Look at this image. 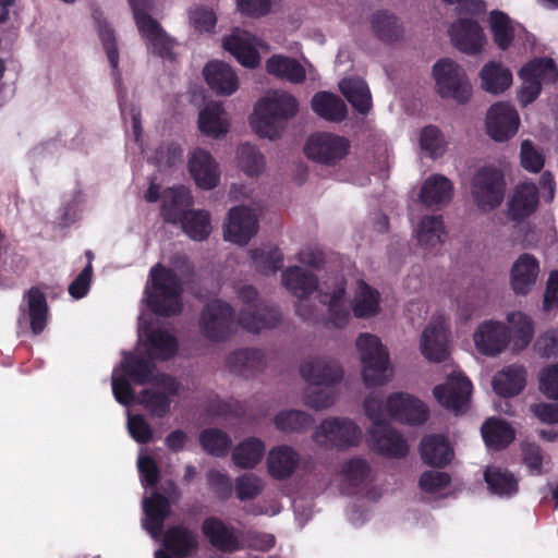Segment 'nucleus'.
<instances>
[{
  "instance_id": "473e14b6",
  "label": "nucleus",
  "mask_w": 558,
  "mask_h": 558,
  "mask_svg": "<svg viewBox=\"0 0 558 558\" xmlns=\"http://www.w3.org/2000/svg\"><path fill=\"white\" fill-rule=\"evenodd\" d=\"M208 87L219 96H231L239 89V77L227 63L218 60L208 62L203 69Z\"/></svg>"
},
{
  "instance_id": "a18cd8bd",
  "label": "nucleus",
  "mask_w": 558,
  "mask_h": 558,
  "mask_svg": "<svg viewBox=\"0 0 558 558\" xmlns=\"http://www.w3.org/2000/svg\"><path fill=\"white\" fill-rule=\"evenodd\" d=\"M163 544L168 550L179 558L191 555L198 545L196 536L183 526L169 529L165 534Z\"/></svg>"
},
{
  "instance_id": "13d9d810",
  "label": "nucleus",
  "mask_w": 558,
  "mask_h": 558,
  "mask_svg": "<svg viewBox=\"0 0 558 558\" xmlns=\"http://www.w3.org/2000/svg\"><path fill=\"white\" fill-rule=\"evenodd\" d=\"M264 487V480L255 473H243L234 481V494L240 501L255 499Z\"/></svg>"
},
{
  "instance_id": "603ef678",
  "label": "nucleus",
  "mask_w": 558,
  "mask_h": 558,
  "mask_svg": "<svg viewBox=\"0 0 558 558\" xmlns=\"http://www.w3.org/2000/svg\"><path fill=\"white\" fill-rule=\"evenodd\" d=\"M489 28L496 45L500 49H507L514 36L522 31L521 26H515L508 15L501 11L490 12Z\"/></svg>"
},
{
  "instance_id": "de8ad7c7",
  "label": "nucleus",
  "mask_w": 558,
  "mask_h": 558,
  "mask_svg": "<svg viewBox=\"0 0 558 558\" xmlns=\"http://www.w3.org/2000/svg\"><path fill=\"white\" fill-rule=\"evenodd\" d=\"M484 478L489 492L499 497L509 498L518 492L517 478L499 466H488L484 473Z\"/></svg>"
},
{
  "instance_id": "c03bdc74",
  "label": "nucleus",
  "mask_w": 558,
  "mask_h": 558,
  "mask_svg": "<svg viewBox=\"0 0 558 558\" xmlns=\"http://www.w3.org/2000/svg\"><path fill=\"white\" fill-rule=\"evenodd\" d=\"M421 453L424 462L430 465L442 466L451 461L453 450L444 436H426L421 444Z\"/></svg>"
},
{
  "instance_id": "338daca9",
  "label": "nucleus",
  "mask_w": 558,
  "mask_h": 558,
  "mask_svg": "<svg viewBox=\"0 0 558 558\" xmlns=\"http://www.w3.org/2000/svg\"><path fill=\"white\" fill-rule=\"evenodd\" d=\"M236 11L244 16L259 19L268 15L272 9L271 0H235Z\"/></svg>"
},
{
  "instance_id": "680f3d73",
  "label": "nucleus",
  "mask_w": 558,
  "mask_h": 558,
  "mask_svg": "<svg viewBox=\"0 0 558 558\" xmlns=\"http://www.w3.org/2000/svg\"><path fill=\"white\" fill-rule=\"evenodd\" d=\"M343 480L351 486H359L371 475L368 462L361 458L347 461L341 469Z\"/></svg>"
},
{
  "instance_id": "69168bd1",
  "label": "nucleus",
  "mask_w": 558,
  "mask_h": 558,
  "mask_svg": "<svg viewBox=\"0 0 558 558\" xmlns=\"http://www.w3.org/2000/svg\"><path fill=\"white\" fill-rule=\"evenodd\" d=\"M303 403L316 411L326 410L330 408L336 401V395L323 387L320 389L308 388L302 395Z\"/></svg>"
},
{
  "instance_id": "37998d69",
  "label": "nucleus",
  "mask_w": 558,
  "mask_h": 558,
  "mask_svg": "<svg viewBox=\"0 0 558 558\" xmlns=\"http://www.w3.org/2000/svg\"><path fill=\"white\" fill-rule=\"evenodd\" d=\"M203 533L216 548L232 553L239 549V539L231 526L217 518H209L203 523Z\"/></svg>"
},
{
  "instance_id": "b1692460",
  "label": "nucleus",
  "mask_w": 558,
  "mask_h": 558,
  "mask_svg": "<svg viewBox=\"0 0 558 558\" xmlns=\"http://www.w3.org/2000/svg\"><path fill=\"white\" fill-rule=\"evenodd\" d=\"M19 311L17 326L21 331L26 330L29 325L33 335L43 332L47 325L48 306L39 289L32 288L24 294Z\"/></svg>"
},
{
  "instance_id": "2f4dec72",
  "label": "nucleus",
  "mask_w": 558,
  "mask_h": 558,
  "mask_svg": "<svg viewBox=\"0 0 558 558\" xmlns=\"http://www.w3.org/2000/svg\"><path fill=\"white\" fill-rule=\"evenodd\" d=\"M541 272L538 259L529 253L521 254L510 268V287L517 295H527L536 287Z\"/></svg>"
},
{
  "instance_id": "c85d7f7f",
  "label": "nucleus",
  "mask_w": 558,
  "mask_h": 558,
  "mask_svg": "<svg viewBox=\"0 0 558 558\" xmlns=\"http://www.w3.org/2000/svg\"><path fill=\"white\" fill-rule=\"evenodd\" d=\"M369 447L389 458H402L408 452L407 440L396 429L381 421L368 429Z\"/></svg>"
},
{
  "instance_id": "4be33fe9",
  "label": "nucleus",
  "mask_w": 558,
  "mask_h": 558,
  "mask_svg": "<svg viewBox=\"0 0 558 558\" xmlns=\"http://www.w3.org/2000/svg\"><path fill=\"white\" fill-rule=\"evenodd\" d=\"M187 171L202 190H214L220 183V167L214 156L205 148L195 147L187 154Z\"/></svg>"
},
{
  "instance_id": "72a5a7b5",
  "label": "nucleus",
  "mask_w": 558,
  "mask_h": 558,
  "mask_svg": "<svg viewBox=\"0 0 558 558\" xmlns=\"http://www.w3.org/2000/svg\"><path fill=\"white\" fill-rule=\"evenodd\" d=\"M267 365L264 351L255 348L239 349L230 353L226 360L229 372L243 378H251L262 373Z\"/></svg>"
},
{
  "instance_id": "f03ea898",
  "label": "nucleus",
  "mask_w": 558,
  "mask_h": 558,
  "mask_svg": "<svg viewBox=\"0 0 558 558\" xmlns=\"http://www.w3.org/2000/svg\"><path fill=\"white\" fill-rule=\"evenodd\" d=\"M239 298L245 303L236 317L232 307L220 300L208 303L199 317V331L210 342L228 340L241 326L250 332H259L275 327L280 320L279 312L257 300V292L252 287L239 290Z\"/></svg>"
},
{
  "instance_id": "412c9836",
  "label": "nucleus",
  "mask_w": 558,
  "mask_h": 558,
  "mask_svg": "<svg viewBox=\"0 0 558 558\" xmlns=\"http://www.w3.org/2000/svg\"><path fill=\"white\" fill-rule=\"evenodd\" d=\"M485 125L492 140L506 142L518 133L520 117L512 105L498 101L487 110Z\"/></svg>"
},
{
  "instance_id": "aec40b11",
  "label": "nucleus",
  "mask_w": 558,
  "mask_h": 558,
  "mask_svg": "<svg viewBox=\"0 0 558 558\" xmlns=\"http://www.w3.org/2000/svg\"><path fill=\"white\" fill-rule=\"evenodd\" d=\"M437 402L459 414L468 410L472 395V383L460 372H452L445 384L433 390Z\"/></svg>"
},
{
  "instance_id": "20e7f679",
  "label": "nucleus",
  "mask_w": 558,
  "mask_h": 558,
  "mask_svg": "<svg viewBox=\"0 0 558 558\" xmlns=\"http://www.w3.org/2000/svg\"><path fill=\"white\" fill-rule=\"evenodd\" d=\"M298 112L299 102L292 94L283 89H270L255 104L250 124L256 135L274 141L283 134L287 122Z\"/></svg>"
},
{
  "instance_id": "bb28decb",
  "label": "nucleus",
  "mask_w": 558,
  "mask_h": 558,
  "mask_svg": "<svg viewBox=\"0 0 558 558\" xmlns=\"http://www.w3.org/2000/svg\"><path fill=\"white\" fill-rule=\"evenodd\" d=\"M452 45L461 52L480 54L487 43L482 27L471 19L460 17L449 28Z\"/></svg>"
},
{
  "instance_id": "09e8293b",
  "label": "nucleus",
  "mask_w": 558,
  "mask_h": 558,
  "mask_svg": "<svg viewBox=\"0 0 558 558\" xmlns=\"http://www.w3.org/2000/svg\"><path fill=\"white\" fill-rule=\"evenodd\" d=\"M252 265L262 275L275 274L282 265L283 254L272 244H263L250 251Z\"/></svg>"
},
{
  "instance_id": "cd10ccee",
  "label": "nucleus",
  "mask_w": 558,
  "mask_h": 558,
  "mask_svg": "<svg viewBox=\"0 0 558 558\" xmlns=\"http://www.w3.org/2000/svg\"><path fill=\"white\" fill-rule=\"evenodd\" d=\"M230 129L231 119L221 102L216 100L208 101L198 111L197 130L203 136L222 140L229 134Z\"/></svg>"
},
{
  "instance_id": "393cba45",
  "label": "nucleus",
  "mask_w": 558,
  "mask_h": 558,
  "mask_svg": "<svg viewBox=\"0 0 558 558\" xmlns=\"http://www.w3.org/2000/svg\"><path fill=\"white\" fill-rule=\"evenodd\" d=\"M473 342L478 353L488 357H496L509 350L505 324L497 319L480 323L473 332Z\"/></svg>"
},
{
  "instance_id": "7ed1b4c3",
  "label": "nucleus",
  "mask_w": 558,
  "mask_h": 558,
  "mask_svg": "<svg viewBox=\"0 0 558 558\" xmlns=\"http://www.w3.org/2000/svg\"><path fill=\"white\" fill-rule=\"evenodd\" d=\"M342 277L329 278L320 290V303L328 307V320L336 328L345 327L351 319V311L357 318L375 316L380 311V295L363 280H356L354 296L350 303Z\"/></svg>"
},
{
  "instance_id": "f3484780",
  "label": "nucleus",
  "mask_w": 558,
  "mask_h": 558,
  "mask_svg": "<svg viewBox=\"0 0 558 558\" xmlns=\"http://www.w3.org/2000/svg\"><path fill=\"white\" fill-rule=\"evenodd\" d=\"M350 141L341 135L329 132L312 134L305 144L306 156L325 166H336L350 153Z\"/></svg>"
},
{
  "instance_id": "79ce46f5",
  "label": "nucleus",
  "mask_w": 558,
  "mask_h": 558,
  "mask_svg": "<svg viewBox=\"0 0 558 558\" xmlns=\"http://www.w3.org/2000/svg\"><path fill=\"white\" fill-rule=\"evenodd\" d=\"M265 442L257 437H248L240 441L232 450L233 464L243 470L255 469L265 456Z\"/></svg>"
},
{
  "instance_id": "5701e85b",
  "label": "nucleus",
  "mask_w": 558,
  "mask_h": 558,
  "mask_svg": "<svg viewBox=\"0 0 558 558\" xmlns=\"http://www.w3.org/2000/svg\"><path fill=\"white\" fill-rule=\"evenodd\" d=\"M301 377L310 386L330 388L342 380L341 365L327 356H313L305 360L300 367Z\"/></svg>"
},
{
  "instance_id": "49530a36",
  "label": "nucleus",
  "mask_w": 558,
  "mask_h": 558,
  "mask_svg": "<svg viewBox=\"0 0 558 558\" xmlns=\"http://www.w3.org/2000/svg\"><path fill=\"white\" fill-rule=\"evenodd\" d=\"M312 108L320 118L331 122H340L347 114L345 104L338 96L327 92L313 97Z\"/></svg>"
},
{
  "instance_id": "0eeeda50",
  "label": "nucleus",
  "mask_w": 558,
  "mask_h": 558,
  "mask_svg": "<svg viewBox=\"0 0 558 558\" xmlns=\"http://www.w3.org/2000/svg\"><path fill=\"white\" fill-rule=\"evenodd\" d=\"M361 362V377L368 388L385 386L395 376L388 349L372 333H361L355 341Z\"/></svg>"
},
{
  "instance_id": "7c9ffc66",
  "label": "nucleus",
  "mask_w": 558,
  "mask_h": 558,
  "mask_svg": "<svg viewBox=\"0 0 558 558\" xmlns=\"http://www.w3.org/2000/svg\"><path fill=\"white\" fill-rule=\"evenodd\" d=\"M539 194L537 186L524 181L518 183L507 199V214L511 220L521 222L533 215L538 207Z\"/></svg>"
},
{
  "instance_id": "a19ab883",
  "label": "nucleus",
  "mask_w": 558,
  "mask_h": 558,
  "mask_svg": "<svg viewBox=\"0 0 558 558\" xmlns=\"http://www.w3.org/2000/svg\"><path fill=\"white\" fill-rule=\"evenodd\" d=\"M478 76L482 89L492 95H500L512 85L511 71L499 62L484 64Z\"/></svg>"
},
{
  "instance_id": "9d476101",
  "label": "nucleus",
  "mask_w": 558,
  "mask_h": 558,
  "mask_svg": "<svg viewBox=\"0 0 558 558\" xmlns=\"http://www.w3.org/2000/svg\"><path fill=\"white\" fill-rule=\"evenodd\" d=\"M94 21L97 34L102 43L108 61L112 68L113 75L116 77L117 93L122 117L125 120H131L134 137L136 141H138L142 134L141 113L135 106L129 104L125 88L122 86L121 83V77L119 73V52L117 49L113 31L108 25L107 21L102 19L99 14L94 15Z\"/></svg>"
},
{
  "instance_id": "a878e982",
  "label": "nucleus",
  "mask_w": 558,
  "mask_h": 558,
  "mask_svg": "<svg viewBox=\"0 0 558 558\" xmlns=\"http://www.w3.org/2000/svg\"><path fill=\"white\" fill-rule=\"evenodd\" d=\"M420 349L430 362H442L448 357L447 320L444 316H434L424 328Z\"/></svg>"
},
{
  "instance_id": "6e6d98bb",
  "label": "nucleus",
  "mask_w": 558,
  "mask_h": 558,
  "mask_svg": "<svg viewBox=\"0 0 558 558\" xmlns=\"http://www.w3.org/2000/svg\"><path fill=\"white\" fill-rule=\"evenodd\" d=\"M313 422V416L301 410H282L274 417L276 428L283 433H300Z\"/></svg>"
},
{
  "instance_id": "58836bf2",
  "label": "nucleus",
  "mask_w": 558,
  "mask_h": 558,
  "mask_svg": "<svg viewBox=\"0 0 558 558\" xmlns=\"http://www.w3.org/2000/svg\"><path fill=\"white\" fill-rule=\"evenodd\" d=\"M267 470L271 477L286 480L290 477L299 466L300 456L289 446L274 447L267 456Z\"/></svg>"
},
{
  "instance_id": "4c0bfd02",
  "label": "nucleus",
  "mask_w": 558,
  "mask_h": 558,
  "mask_svg": "<svg viewBox=\"0 0 558 558\" xmlns=\"http://www.w3.org/2000/svg\"><path fill=\"white\" fill-rule=\"evenodd\" d=\"M143 509L145 520L143 525L153 538L159 539L162 533L163 521L170 514V504L167 498L158 493L150 497H144Z\"/></svg>"
},
{
  "instance_id": "c9c22d12",
  "label": "nucleus",
  "mask_w": 558,
  "mask_h": 558,
  "mask_svg": "<svg viewBox=\"0 0 558 558\" xmlns=\"http://www.w3.org/2000/svg\"><path fill=\"white\" fill-rule=\"evenodd\" d=\"M266 71L280 80L292 84L302 83L306 76L315 78L314 69L308 64L307 69L293 58L283 54H274L266 61Z\"/></svg>"
},
{
  "instance_id": "5fc2aeb1",
  "label": "nucleus",
  "mask_w": 558,
  "mask_h": 558,
  "mask_svg": "<svg viewBox=\"0 0 558 558\" xmlns=\"http://www.w3.org/2000/svg\"><path fill=\"white\" fill-rule=\"evenodd\" d=\"M481 432L485 444L490 448L505 447L514 439L511 426L495 417L488 418L483 424Z\"/></svg>"
},
{
  "instance_id": "bf43d9fd",
  "label": "nucleus",
  "mask_w": 558,
  "mask_h": 558,
  "mask_svg": "<svg viewBox=\"0 0 558 558\" xmlns=\"http://www.w3.org/2000/svg\"><path fill=\"white\" fill-rule=\"evenodd\" d=\"M189 24L198 34H213L217 16L213 9L205 5H194L187 12Z\"/></svg>"
},
{
  "instance_id": "4468645a",
  "label": "nucleus",
  "mask_w": 558,
  "mask_h": 558,
  "mask_svg": "<svg viewBox=\"0 0 558 558\" xmlns=\"http://www.w3.org/2000/svg\"><path fill=\"white\" fill-rule=\"evenodd\" d=\"M519 75L522 84L518 92V100L522 107H526L538 97L543 85L557 80L558 70L551 59L538 58L526 63Z\"/></svg>"
},
{
  "instance_id": "ddd939ff",
  "label": "nucleus",
  "mask_w": 558,
  "mask_h": 558,
  "mask_svg": "<svg viewBox=\"0 0 558 558\" xmlns=\"http://www.w3.org/2000/svg\"><path fill=\"white\" fill-rule=\"evenodd\" d=\"M312 438L320 447L347 449L360 444L362 430L349 417L330 416L320 422Z\"/></svg>"
},
{
  "instance_id": "0e129e2a",
  "label": "nucleus",
  "mask_w": 558,
  "mask_h": 558,
  "mask_svg": "<svg viewBox=\"0 0 558 558\" xmlns=\"http://www.w3.org/2000/svg\"><path fill=\"white\" fill-rule=\"evenodd\" d=\"M372 25L376 34L384 40H393L401 34V26L398 20L386 12L375 14Z\"/></svg>"
},
{
  "instance_id": "39448f33",
  "label": "nucleus",
  "mask_w": 558,
  "mask_h": 558,
  "mask_svg": "<svg viewBox=\"0 0 558 558\" xmlns=\"http://www.w3.org/2000/svg\"><path fill=\"white\" fill-rule=\"evenodd\" d=\"M192 205L191 192L180 185L165 191L162 215L169 222H180L183 231L194 241L207 239L211 232L210 214L204 209H189Z\"/></svg>"
},
{
  "instance_id": "864d4df0",
  "label": "nucleus",
  "mask_w": 558,
  "mask_h": 558,
  "mask_svg": "<svg viewBox=\"0 0 558 558\" xmlns=\"http://www.w3.org/2000/svg\"><path fill=\"white\" fill-rule=\"evenodd\" d=\"M418 145L424 156L438 159L445 155L448 141L436 125H427L420 131Z\"/></svg>"
},
{
  "instance_id": "1a4fd4ad",
  "label": "nucleus",
  "mask_w": 558,
  "mask_h": 558,
  "mask_svg": "<svg viewBox=\"0 0 558 558\" xmlns=\"http://www.w3.org/2000/svg\"><path fill=\"white\" fill-rule=\"evenodd\" d=\"M506 179L504 171L493 165L481 167L474 173L470 194L476 209L488 214L497 209L505 199Z\"/></svg>"
},
{
  "instance_id": "423d86ee",
  "label": "nucleus",
  "mask_w": 558,
  "mask_h": 558,
  "mask_svg": "<svg viewBox=\"0 0 558 558\" xmlns=\"http://www.w3.org/2000/svg\"><path fill=\"white\" fill-rule=\"evenodd\" d=\"M363 410L373 423H380L387 416L412 425L424 423L428 417L426 405L414 396L397 391L386 400L376 391L369 392L363 401Z\"/></svg>"
},
{
  "instance_id": "e433bc0d",
  "label": "nucleus",
  "mask_w": 558,
  "mask_h": 558,
  "mask_svg": "<svg viewBox=\"0 0 558 558\" xmlns=\"http://www.w3.org/2000/svg\"><path fill=\"white\" fill-rule=\"evenodd\" d=\"M453 191V183L447 177L434 173L423 182L420 199L427 207L440 208L451 201Z\"/></svg>"
},
{
  "instance_id": "c756f323",
  "label": "nucleus",
  "mask_w": 558,
  "mask_h": 558,
  "mask_svg": "<svg viewBox=\"0 0 558 558\" xmlns=\"http://www.w3.org/2000/svg\"><path fill=\"white\" fill-rule=\"evenodd\" d=\"M502 323L505 324L508 348L511 352H521L531 344L535 333L534 322L531 316L521 311H512L507 313Z\"/></svg>"
},
{
  "instance_id": "9b49d317",
  "label": "nucleus",
  "mask_w": 558,
  "mask_h": 558,
  "mask_svg": "<svg viewBox=\"0 0 558 558\" xmlns=\"http://www.w3.org/2000/svg\"><path fill=\"white\" fill-rule=\"evenodd\" d=\"M433 77L437 94L444 99L465 104L472 96V85L468 74L458 62L444 58L433 66Z\"/></svg>"
},
{
  "instance_id": "774afa93",
  "label": "nucleus",
  "mask_w": 558,
  "mask_h": 558,
  "mask_svg": "<svg viewBox=\"0 0 558 558\" xmlns=\"http://www.w3.org/2000/svg\"><path fill=\"white\" fill-rule=\"evenodd\" d=\"M539 389L549 399H558V363L544 367L539 373Z\"/></svg>"
},
{
  "instance_id": "f8f14e48",
  "label": "nucleus",
  "mask_w": 558,
  "mask_h": 558,
  "mask_svg": "<svg viewBox=\"0 0 558 558\" xmlns=\"http://www.w3.org/2000/svg\"><path fill=\"white\" fill-rule=\"evenodd\" d=\"M133 10L134 20L140 34L146 40L149 52L162 59H173L175 41L167 35L157 21L151 19L147 11L154 0H129Z\"/></svg>"
},
{
  "instance_id": "f704fd0d",
  "label": "nucleus",
  "mask_w": 558,
  "mask_h": 558,
  "mask_svg": "<svg viewBox=\"0 0 558 558\" xmlns=\"http://www.w3.org/2000/svg\"><path fill=\"white\" fill-rule=\"evenodd\" d=\"M445 227L438 216H424L413 228L416 244L428 254H437L445 242Z\"/></svg>"
},
{
  "instance_id": "6e6552de",
  "label": "nucleus",
  "mask_w": 558,
  "mask_h": 558,
  "mask_svg": "<svg viewBox=\"0 0 558 558\" xmlns=\"http://www.w3.org/2000/svg\"><path fill=\"white\" fill-rule=\"evenodd\" d=\"M182 284L178 276L160 265L151 268L145 288V301L156 314L170 316L181 311Z\"/></svg>"
},
{
  "instance_id": "3c124183",
  "label": "nucleus",
  "mask_w": 558,
  "mask_h": 558,
  "mask_svg": "<svg viewBox=\"0 0 558 558\" xmlns=\"http://www.w3.org/2000/svg\"><path fill=\"white\" fill-rule=\"evenodd\" d=\"M339 87L356 111L366 113L371 109V93L364 81L361 78H345L340 82Z\"/></svg>"
},
{
  "instance_id": "6ab92c4d",
  "label": "nucleus",
  "mask_w": 558,
  "mask_h": 558,
  "mask_svg": "<svg viewBox=\"0 0 558 558\" xmlns=\"http://www.w3.org/2000/svg\"><path fill=\"white\" fill-rule=\"evenodd\" d=\"M222 47L230 52L241 65L254 69L260 62L259 53L268 51V45L242 28H234L232 32L222 38Z\"/></svg>"
},
{
  "instance_id": "f257e3e1",
  "label": "nucleus",
  "mask_w": 558,
  "mask_h": 558,
  "mask_svg": "<svg viewBox=\"0 0 558 558\" xmlns=\"http://www.w3.org/2000/svg\"><path fill=\"white\" fill-rule=\"evenodd\" d=\"M129 378L141 385H151V388L140 393L137 401L157 416H162L170 410L171 397L178 396L182 389L175 378L157 373L149 361L125 353L121 364L112 372L113 396L124 405L135 401Z\"/></svg>"
},
{
  "instance_id": "8fccbe9b",
  "label": "nucleus",
  "mask_w": 558,
  "mask_h": 558,
  "mask_svg": "<svg viewBox=\"0 0 558 558\" xmlns=\"http://www.w3.org/2000/svg\"><path fill=\"white\" fill-rule=\"evenodd\" d=\"M236 161L239 168L248 177L257 178L266 170V158L264 154L250 143L240 145L236 149Z\"/></svg>"
},
{
  "instance_id": "e2e57ef3",
  "label": "nucleus",
  "mask_w": 558,
  "mask_h": 558,
  "mask_svg": "<svg viewBox=\"0 0 558 558\" xmlns=\"http://www.w3.org/2000/svg\"><path fill=\"white\" fill-rule=\"evenodd\" d=\"M545 163L543 153L530 140L521 142L520 146V165L531 173L539 172Z\"/></svg>"
},
{
  "instance_id": "2eb2a0df",
  "label": "nucleus",
  "mask_w": 558,
  "mask_h": 558,
  "mask_svg": "<svg viewBox=\"0 0 558 558\" xmlns=\"http://www.w3.org/2000/svg\"><path fill=\"white\" fill-rule=\"evenodd\" d=\"M150 317V314L148 315ZM138 348L150 360L166 361L178 352V340L167 329L148 326L147 314L142 313L138 317Z\"/></svg>"
},
{
  "instance_id": "ea45409f",
  "label": "nucleus",
  "mask_w": 558,
  "mask_h": 558,
  "mask_svg": "<svg viewBox=\"0 0 558 558\" xmlns=\"http://www.w3.org/2000/svg\"><path fill=\"white\" fill-rule=\"evenodd\" d=\"M526 385V369L520 364H511L499 371L493 378V388L501 397L519 395Z\"/></svg>"
},
{
  "instance_id": "dca6fc26",
  "label": "nucleus",
  "mask_w": 558,
  "mask_h": 558,
  "mask_svg": "<svg viewBox=\"0 0 558 558\" xmlns=\"http://www.w3.org/2000/svg\"><path fill=\"white\" fill-rule=\"evenodd\" d=\"M282 287L298 299L296 313L305 320H312L313 314L305 305V301L317 290H322L318 278L314 272L301 266H289L281 272Z\"/></svg>"
},
{
  "instance_id": "052dcab7",
  "label": "nucleus",
  "mask_w": 558,
  "mask_h": 558,
  "mask_svg": "<svg viewBox=\"0 0 558 558\" xmlns=\"http://www.w3.org/2000/svg\"><path fill=\"white\" fill-rule=\"evenodd\" d=\"M522 454L525 464L532 473L539 475L549 470L550 457L545 454L536 444H524L522 446Z\"/></svg>"
},
{
  "instance_id": "4d7b16f0",
  "label": "nucleus",
  "mask_w": 558,
  "mask_h": 558,
  "mask_svg": "<svg viewBox=\"0 0 558 558\" xmlns=\"http://www.w3.org/2000/svg\"><path fill=\"white\" fill-rule=\"evenodd\" d=\"M199 441L206 452L216 457L226 456L231 446L230 436L218 428L205 429L199 436Z\"/></svg>"
},
{
  "instance_id": "a211bd4d",
  "label": "nucleus",
  "mask_w": 558,
  "mask_h": 558,
  "mask_svg": "<svg viewBox=\"0 0 558 558\" xmlns=\"http://www.w3.org/2000/svg\"><path fill=\"white\" fill-rule=\"evenodd\" d=\"M258 209L234 206L229 209L222 230L223 239L236 245H246L258 232Z\"/></svg>"
}]
</instances>
